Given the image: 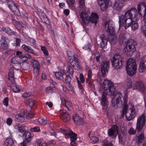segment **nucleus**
I'll return each instance as SVG.
<instances>
[{"label": "nucleus", "mask_w": 146, "mask_h": 146, "mask_svg": "<svg viewBox=\"0 0 146 146\" xmlns=\"http://www.w3.org/2000/svg\"><path fill=\"white\" fill-rule=\"evenodd\" d=\"M138 11L134 7L127 11L124 15L119 16V28L121 26L126 29L130 26L131 22V19L136 13H138L141 16L144 17L146 14V4L145 3L139 4L137 7Z\"/></svg>", "instance_id": "f257e3e1"}, {"label": "nucleus", "mask_w": 146, "mask_h": 146, "mask_svg": "<svg viewBox=\"0 0 146 146\" xmlns=\"http://www.w3.org/2000/svg\"><path fill=\"white\" fill-rule=\"evenodd\" d=\"M129 105L130 106V108L131 110L130 113H129L127 112L128 105L126 103L125 100H124V106L121 112L122 116H124L125 115L126 118L128 121H130L133 119L135 117L136 113L135 109L133 104L129 102Z\"/></svg>", "instance_id": "f03ea898"}, {"label": "nucleus", "mask_w": 146, "mask_h": 146, "mask_svg": "<svg viewBox=\"0 0 146 146\" xmlns=\"http://www.w3.org/2000/svg\"><path fill=\"white\" fill-rule=\"evenodd\" d=\"M103 87L105 93L111 96H114L116 92V87L110 81L105 80L103 83Z\"/></svg>", "instance_id": "7ed1b4c3"}, {"label": "nucleus", "mask_w": 146, "mask_h": 146, "mask_svg": "<svg viewBox=\"0 0 146 146\" xmlns=\"http://www.w3.org/2000/svg\"><path fill=\"white\" fill-rule=\"evenodd\" d=\"M126 70L128 75L133 76L136 74L137 71V65L134 59L129 58L127 61Z\"/></svg>", "instance_id": "20e7f679"}, {"label": "nucleus", "mask_w": 146, "mask_h": 146, "mask_svg": "<svg viewBox=\"0 0 146 146\" xmlns=\"http://www.w3.org/2000/svg\"><path fill=\"white\" fill-rule=\"evenodd\" d=\"M111 61L112 67L114 69L117 70L122 68L123 58L119 54H114Z\"/></svg>", "instance_id": "39448f33"}, {"label": "nucleus", "mask_w": 146, "mask_h": 146, "mask_svg": "<svg viewBox=\"0 0 146 146\" xmlns=\"http://www.w3.org/2000/svg\"><path fill=\"white\" fill-rule=\"evenodd\" d=\"M136 44V42L133 40L131 39L128 41L125 48L127 55L130 56H132L136 50L135 46Z\"/></svg>", "instance_id": "423d86ee"}, {"label": "nucleus", "mask_w": 146, "mask_h": 146, "mask_svg": "<svg viewBox=\"0 0 146 146\" xmlns=\"http://www.w3.org/2000/svg\"><path fill=\"white\" fill-rule=\"evenodd\" d=\"M84 116L83 112L81 111H79L73 117L72 119L76 125H82L84 122L83 119Z\"/></svg>", "instance_id": "0eeeda50"}, {"label": "nucleus", "mask_w": 146, "mask_h": 146, "mask_svg": "<svg viewBox=\"0 0 146 146\" xmlns=\"http://www.w3.org/2000/svg\"><path fill=\"white\" fill-rule=\"evenodd\" d=\"M146 116V114L143 113L137 118L136 129L139 132L140 131L142 130L145 125Z\"/></svg>", "instance_id": "6e6552de"}, {"label": "nucleus", "mask_w": 146, "mask_h": 146, "mask_svg": "<svg viewBox=\"0 0 146 146\" xmlns=\"http://www.w3.org/2000/svg\"><path fill=\"white\" fill-rule=\"evenodd\" d=\"M5 2L12 12L16 15H20L18 7L13 1L12 0H5Z\"/></svg>", "instance_id": "1a4fd4ad"}, {"label": "nucleus", "mask_w": 146, "mask_h": 146, "mask_svg": "<svg viewBox=\"0 0 146 146\" xmlns=\"http://www.w3.org/2000/svg\"><path fill=\"white\" fill-rule=\"evenodd\" d=\"M12 69H11V71L9 73L8 78L9 80L11 82L12 84L11 86V88L14 92H18L20 91V90L16 85V83L13 77V73Z\"/></svg>", "instance_id": "9d476101"}, {"label": "nucleus", "mask_w": 146, "mask_h": 146, "mask_svg": "<svg viewBox=\"0 0 146 146\" xmlns=\"http://www.w3.org/2000/svg\"><path fill=\"white\" fill-rule=\"evenodd\" d=\"M104 26L106 31L110 35H113L115 34V30L112 21H106L104 23Z\"/></svg>", "instance_id": "9b49d317"}, {"label": "nucleus", "mask_w": 146, "mask_h": 146, "mask_svg": "<svg viewBox=\"0 0 146 146\" xmlns=\"http://www.w3.org/2000/svg\"><path fill=\"white\" fill-rule=\"evenodd\" d=\"M6 39V36H3L0 40V50L1 51H5L9 48V45L7 43Z\"/></svg>", "instance_id": "f8f14e48"}, {"label": "nucleus", "mask_w": 146, "mask_h": 146, "mask_svg": "<svg viewBox=\"0 0 146 146\" xmlns=\"http://www.w3.org/2000/svg\"><path fill=\"white\" fill-rule=\"evenodd\" d=\"M138 13H136V15H134L131 19V22L130 26H131L132 29L133 31H135L138 29L139 25L137 23V20L139 18L137 17Z\"/></svg>", "instance_id": "ddd939ff"}, {"label": "nucleus", "mask_w": 146, "mask_h": 146, "mask_svg": "<svg viewBox=\"0 0 146 146\" xmlns=\"http://www.w3.org/2000/svg\"><path fill=\"white\" fill-rule=\"evenodd\" d=\"M146 70V55H145L141 59L139 70L140 72L142 73Z\"/></svg>", "instance_id": "4468645a"}, {"label": "nucleus", "mask_w": 146, "mask_h": 146, "mask_svg": "<svg viewBox=\"0 0 146 146\" xmlns=\"http://www.w3.org/2000/svg\"><path fill=\"white\" fill-rule=\"evenodd\" d=\"M109 62L108 61L103 62L102 64L101 71L102 76H105L108 72V70L109 68Z\"/></svg>", "instance_id": "2eb2a0df"}, {"label": "nucleus", "mask_w": 146, "mask_h": 146, "mask_svg": "<svg viewBox=\"0 0 146 146\" xmlns=\"http://www.w3.org/2000/svg\"><path fill=\"white\" fill-rule=\"evenodd\" d=\"M118 132V129L117 125H113L111 128L108 129V132L109 135L112 137H115Z\"/></svg>", "instance_id": "dca6fc26"}, {"label": "nucleus", "mask_w": 146, "mask_h": 146, "mask_svg": "<svg viewBox=\"0 0 146 146\" xmlns=\"http://www.w3.org/2000/svg\"><path fill=\"white\" fill-rule=\"evenodd\" d=\"M25 112L23 110L19 111V113L16 114L15 116V120L16 121L20 122H23L25 121L24 118Z\"/></svg>", "instance_id": "f3484780"}, {"label": "nucleus", "mask_w": 146, "mask_h": 146, "mask_svg": "<svg viewBox=\"0 0 146 146\" xmlns=\"http://www.w3.org/2000/svg\"><path fill=\"white\" fill-rule=\"evenodd\" d=\"M72 60L70 61L72 65L76 70H79L81 68V66L79 65L78 62V58L75 56H73V58H71Z\"/></svg>", "instance_id": "a211bd4d"}, {"label": "nucleus", "mask_w": 146, "mask_h": 146, "mask_svg": "<svg viewBox=\"0 0 146 146\" xmlns=\"http://www.w3.org/2000/svg\"><path fill=\"white\" fill-rule=\"evenodd\" d=\"M110 0H99L98 1L99 5L102 11L105 10L108 8Z\"/></svg>", "instance_id": "6ab92c4d"}, {"label": "nucleus", "mask_w": 146, "mask_h": 146, "mask_svg": "<svg viewBox=\"0 0 146 146\" xmlns=\"http://www.w3.org/2000/svg\"><path fill=\"white\" fill-rule=\"evenodd\" d=\"M123 6V4L120 1L116 0L113 5V8L116 11H120L122 9Z\"/></svg>", "instance_id": "aec40b11"}, {"label": "nucleus", "mask_w": 146, "mask_h": 146, "mask_svg": "<svg viewBox=\"0 0 146 146\" xmlns=\"http://www.w3.org/2000/svg\"><path fill=\"white\" fill-rule=\"evenodd\" d=\"M135 86L136 89L140 91H144L146 89V86L143 82L141 81L137 82L135 84Z\"/></svg>", "instance_id": "412c9836"}, {"label": "nucleus", "mask_w": 146, "mask_h": 146, "mask_svg": "<svg viewBox=\"0 0 146 146\" xmlns=\"http://www.w3.org/2000/svg\"><path fill=\"white\" fill-rule=\"evenodd\" d=\"M60 117L63 121L65 122H68L70 119V114L67 111H63L61 113Z\"/></svg>", "instance_id": "4be33fe9"}, {"label": "nucleus", "mask_w": 146, "mask_h": 146, "mask_svg": "<svg viewBox=\"0 0 146 146\" xmlns=\"http://www.w3.org/2000/svg\"><path fill=\"white\" fill-rule=\"evenodd\" d=\"M101 42L100 44V47L102 48H105L107 45L108 40L104 35L102 34L100 36Z\"/></svg>", "instance_id": "5701e85b"}, {"label": "nucleus", "mask_w": 146, "mask_h": 146, "mask_svg": "<svg viewBox=\"0 0 146 146\" xmlns=\"http://www.w3.org/2000/svg\"><path fill=\"white\" fill-rule=\"evenodd\" d=\"M80 17L83 23L85 25H88L89 17L87 13L86 12H82L80 14Z\"/></svg>", "instance_id": "b1692460"}, {"label": "nucleus", "mask_w": 146, "mask_h": 146, "mask_svg": "<svg viewBox=\"0 0 146 146\" xmlns=\"http://www.w3.org/2000/svg\"><path fill=\"white\" fill-rule=\"evenodd\" d=\"M88 19V22H91L92 23L96 24L97 23L98 17V15L95 13H92L89 17Z\"/></svg>", "instance_id": "393cba45"}, {"label": "nucleus", "mask_w": 146, "mask_h": 146, "mask_svg": "<svg viewBox=\"0 0 146 146\" xmlns=\"http://www.w3.org/2000/svg\"><path fill=\"white\" fill-rule=\"evenodd\" d=\"M22 47L28 52L33 54L35 56L37 55V54L35 52L31 46L24 44L22 46Z\"/></svg>", "instance_id": "a878e982"}, {"label": "nucleus", "mask_w": 146, "mask_h": 146, "mask_svg": "<svg viewBox=\"0 0 146 146\" xmlns=\"http://www.w3.org/2000/svg\"><path fill=\"white\" fill-rule=\"evenodd\" d=\"M102 94V99L101 101V104L103 106L105 107L106 106L108 103L107 100L106 98V96L107 94L105 93L104 92H103Z\"/></svg>", "instance_id": "bb28decb"}, {"label": "nucleus", "mask_w": 146, "mask_h": 146, "mask_svg": "<svg viewBox=\"0 0 146 146\" xmlns=\"http://www.w3.org/2000/svg\"><path fill=\"white\" fill-rule=\"evenodd\" d=\"M42 21L45 23H47L48 22V19L44 13L43 12L40 13L39 15Z\"/></svg>", "instance_id": "cd10ccee"}, {"label": "nucleus", "mask_w": 146, "mask_h": 146, "mask_svg": "<svg viewBox=\"0 0 146 146\" xmlns=\"http://www.w3.org/2000/svg\"><path fill=\"white\" fill-rule=\"evenodd\" d=\"M61 132L65 135V138L67 139L70 138V135L74 133V132L70 130H67V131L62 130Z\"/></svg>", "instance_id": "c85d7f7f"}, {"label": "nucleus", "mask_w": 146, "mask_h": 146, "mask_svg": "<svg viewBox=\"0 0 146 146\" xmlns=\"http://www.w3.org/2000/svg\"><path fill=\"white\" fill-rule=\"evenodd\" d=\"M61 132L65 135V138L67 139L70 138V135L74 133V132L70 130H67V131L62 130Z\"/></svg>", "instance_id": "c756f323"}, {"label": "nucleus", "mask_w": 146, "mask_h": 146, "mask_svg": "<svg viewBox=\"0 0 146 146\" xmlns=\"http://www.w3.org/2000/svg\"><path fill=\"white\" fill-rule=\"evenodd\" d=\"M23 136L25 135V138L24 140L25 142H26L27 143H29L31 141V135L30 133L29 132H25L24 134H23Z\"/></svg>", "instance_id": "7c9ffc66"}, {"label": "nucleus", "mask_w": 146, "mask_h": 146, "mask_svg": "<svg viewBox=\"0 0 146 146\" xmlns=\"http://www.w3.org/2000/svg\"><path fill=\"white\" fill-rule=\"evenodd\" d=\"M21 63L20 62L18 63L17 64H16L14 65H13V66L10 69L9 72V73L11 71V69H12L13 73V77H14V69H15L16 70H18L21 69Z\"/></svg>", "instance_id": "2f4dec72"}, {"label": "nucleus", "mask_w": 146, "mask_h": 146, "mask_svg": "<svg viewBox=\"0 0 146 146\" xmlns=\"http://www.w3.org/2000/svg\"><path fill=\"white\" fill-rule=\"evenodd\" d=\"M92 131H90L88 135L89 137L90 138L91 143H95L99 141V139L98 137L96 136H91V134Z\"/></svg>", "instance_id": "473e14b6"}, {"label": "nucleus", "mask_w": 146, "mask_h": 146, "mask_svg": "<svg viewBox=\"0 0 146 146\" xmlns=\"http://www.w3.org/2000/svg\"><path fill=\"white\" fill-rule=\"evenodd\" d=\"M67 2L70 8L72 9H75V0H67Z\"/></svg>", "instance_id": "72a5a7b5"}, {"label": "nucleus", "mask_w": 146, "mask_h": 146, "mask_svg": "<svg viewBox=\"0 0 146 146\" xmlns=\"http://www.w3.org/2000/svg\"><path fill=\"white\" fill-rule=\"evenodd\" d=\"M14 142L11 138H7L5 141L4 145L5 146H13Z\"/></svg>", "instance_id": "f704fd0d"}, {"label": "nucleus", "mask_w": 146, "mask_h": 146, "mask_svg": "<svg viewBox=\"0 0 146 146\" xmlns=\"http://www.w3.org/2000/svg\"><path fill=\"white\" fill-rule=\"evenodd\" d=\"M26 103L28 106H29L30 108H31L34 105L35 102L32 99H28L26 100Z\"/></svg>", "instance_id": "c9c22d12"}, {"label": "nucleus", "mask_w": 146, "mask_h": 146, "mask_svg": "<svg viewBox=\"0 0 146 146\" xmlns=\"http://www.w3.org/2000/svg\"><path fill=\"white\" fill-rule=\"evenodd\" d=\"M144 137V135L143 133H141L137 137L136 139V142L138 144H140L141 143Z\"/></svg>", "instance_id": "e433bc0d"}, {"label": "nucleus", "mask_w": 146, "mask_h": 146, "mask_svg": "<svg viewBox=\"0 0 146 146\" xmlns=\"http://www.w3.org/2000/svg\"><path fill=\"white\" fill-rule=\"evenodd\" d=\"M15 127V129H18L19 132L23 133V134H24L26 132L23 127L19 124L16 125Z\"/></svg>", "instance_id": "4c0bfd02"}, {"label": "nucleus", "mask_w": 146, "mask_h": 146, "mask_svg": "<svg viewBox=\"0 0 146 146\" xmlns=\"http://www.w3.org/2000/svg\"><path fill=\"white\" fill-rule=\"evenodd\" d=\"M119 40L122 43L125 42L126 40L125 35L124 33L120 34L119 37Z\"/></svg>", "instance_id": "58836bf2"}, {"label": "nucleus", "mask_w": 146, "mask_h": 146, "mask_svg": "<svg viewBox=\"0 0 146 146\" xmlns=\"http://www.w3.org/2000/svg\"><path fill=\"white\" fill-rule=\"evenodd\" d=\"M85 0H78V7L80 9H84L85 8Z\"/></svg>", "instance_id": "ea45409f"}, {"label": "nucleus", "mask_w": 146, "mask_h": 146, "mask_svg": "<svg viewBox=\"0 0 146 146\" xmlns=\"http://www.w3.org/2000/svg\"><path fill=\"white\" fill-rule=\"evenodd\" d=\"M55 76L56 78L58 79L62 80L63 78L64 73L61 72H57L55 73Z\"/></svg>", "instance_id": "a19ab883"}, {"label": "nucleus", "mask_w": 146, "mask_h": 146, "mask_svg": "<svg viewBox=\"0 0 146 146\" xmlns=\"http://www.w3.org/2000/svg\"><path fill=\"white\" fill-rule=\"evenodd\" d=\"M27 39L28 41L30 43V45L34 47L36 46V41L35 39L30 37H28Z\"/></svg>", "instance_id": "79ce46f5"}, {"label": "nucleus", "mask_w": 146, "mask_h": 146, "mask_svg": "<svg viewBox=\"0 0 146 146\" xmlns=\"http://www.w3.org/2000/svg\"><path fill=\"white\" fill-rule=\"evenodd\" d=\"M116 95L118 96L116 100L117 103L119 104V103H121L122 102L121 98L122 97V94L120 92H118V94H116Z\"/></svg>", "instance_id": "37998d69"}, {"label": "nucleus", "mask_w": 146, "mask_h": 146, "mask_svg": "<svg viewBox=\"0 0 146 146\" xmlns=\"http://www.w3.org/2000/svg\"><path fill=\"white\" fill-rule=\"evenodd\" d=\"M102 146H113V144L109 141L106 138L102 142Z\"/></svg>", "instance_id": "c03bdc74"}, {"label": "nucleus", "mask_w": 146, "mask_h": 146, "mask_svg": "<svg viewBox=\"0 0 146 146\" xmlns=\"http://www.w3.org/2000/svg\"><path fill=\"white\" fill-rule=\"evenodd\" d=\"M31 62L32 64V66L34 68H39L40 64L36 60L34 59L32 60Z\"/></svg>", "instance_id": "a18cd8bd"}, {"label": "nucleus", "mask_w": 146, "mask_h": 146, "mask_svg": "<svg viewBox=\"0 0 146 146\" xmlns=\"http://www.w3.org/2000/svg\"><path fill=\"white\" fill-rule=\"evenodd\" d=\"M38 121L39 123L42 125H45L47 123L46 120L43 119V117H40L38 119Z\"/></svg>", "instance_id": "49530a36"}, {"label": "nucleus", "mask_w": 146, "mask_h": 146, "mask_svg": "<svg viewBox=\"0 0 146 146\" xmlns=\"http://www.w3.org/2000/svg\"><path fill=\"white\" fill-rule=\"evenodd\" d=\"M92 76V73L91 70L89 69L88 72V78L86 80V82L88 83L89 80L91 79Z\"/></svg>", "instance_id": "de8ad7c7"}, {"label": "nucleus", "mask_w": 146, "mask_h": 146, "mask_svg": "<svg viewBox=\"0 0 146 146\" xmlns=\"http://www.w3.org/2000/svg\"><path fill=\"white\" fill-rule=\"evenodd\" d=\"M15 27L19 31L20 33H23V32L22 30L23 27L22 26L21 23L20 24L18 23L15 26Z\"/></svg>", "instance_id": "09e8293b"}, {"label": "nucleus", "mask_w": 146, "mask_h": 146, "mask_svg": "<svg viewBox=\"0 0 146 146\" xmlns=\"http://www.w3.org/2000/svg\"><path fill=\"white\" fill-rule=\"evenodd\" d=\"M67 53L69 61L71 60V58H73V56H75L74 53H72L71 51H68L67 52Z\"/></svg>", "instance_id": "8fccbe9b"}, {"label": "nucleus", "mask_w": 146, "mask_h": 146, "mask_svg": "<svg viewBox=\"0 0 146 146\" xmlns=\"http://www.w3.org/2000/svg\"><path fill=\"white\" fill-rule=\"evenodd\" d=\"M61 103L63 105H65V106L67 108L68 110H69V108L67 106V105L70 103L66 101L65 99L64 98H62L61 99Z\"/></svg>", "instance_id": "3c124183"}, {"label": "nucleus", "mask_w": 146, "mask_h": 146, "mask_svg": "<svg viewBox=\"0 0 146 146\" xmlns=\"http://www.w3.org/2000/svg\"><path fill=\"white\" fill-rule=\"evenodd\" d=\"M30 130L33 132H39L40 129L39 127L36 126L33 127H31L30 128Z\"/></svg>", "instance_id": "603ef678"}, {"label": "nucleus", "mask_w": 146, "mask_h": 146, "mask_svg": "<svg viewBox=\"0 0 146 146\" xmlns=\"http://www.w3.org/2000/svg\"><path fill=\"white\" fill-rule=\"evenodd\" d=\"M77 135L75 133L70 135V140L71 141H75L77 139Z\"/></svg>", "instance_id": "864d4df0"}, {"label": "nucleus", "mask_w": 146, "mask_h": 146, "mask_svg": "<svg viewBox=\"0 0 146 146\" xmlns=\"http://www.w3.org/2000/svg\"><path fill=\"white\" fill-rule=\"evenodd\" d=\"M126 82L127 88H130L131 86L132 82L131 79L130 78H127L126 80Z\"/></svg>", "instance_id": "5fc2aeb1"}, {"label": "nucleus", "mask_w": 146, "mask_h": 146, "mask_svg": "<svg viewBox=\"0 0 146 146\" xmlns=\"http://www.w3.org/2000/svg\"><path fill=\"white\" fill-rule=\"evenodd\" d=\"M41 50L45 55H48V51L45 47L44 46H42L41 47Z\"/></svg>", "instance_id": "6e6d98bb"}, {"label": "nucleus", "mask_w": 146, "mask_h": 146, "mask_svg": "<svg viewBox=\"0 0 146 146\" xmlns=\"http://www.w3.org/2000/svg\"><path fill=\"white\" fill-rule=\"evenodd\" d=\"M45 91L47 94H51L53 92V90L52 88L50 86L47 87L45 89Z\"/></svg>", "instance_id": "4d7b16f0"}, {"label": "nucleus", "mask_w": 146, "mask_h": 146, "mask_svg": "<svg viewBox=\"0 0 146 146\" xmlns=\"http://www.w3.org/2000/svg\"><path fill=\"white\" fill-rule=\"evenodd\" d=\"M12 62L13 65H14L16 64L20 63V62L19 61L17 58L13 57L12 58Z\"/></svg>", "instance_id": "13d9d810"}, {"label": "nucleus", "mask_w": 146, "mask_h": 146, "mask_svg": "<svg viewBox=\"0 0 146 146\" xmlns=\"http://www.w3.org/2000/svg\"><path fill=\"white\" fill-rule=\"evenodd\" d=\"M64 76H66L65 82L68 83H70L72 80L71 77L69 75L66 76L64 75Z\"/></svg>", "instance_id": "bf43d9fd"}, {"label": "nucleus", "mask_w": 146, "mask_h": 146, "mask_svg": "<svg viewBox=\"0 0 146 146\" xmlns=\"http://www.w3.org/2000/svg\"><path fill=\"white\" fill-rule=\"evenodd\" d=\"M110 43L111 45L115 44L117 42V40L116 37H114L112 38L110 41Z\"/></svg>", "instance_id": "052dcab7"}, {"label": "nucleus", "mask_w": 146, "mask_h": 146, "mask_svg": "<svg viewBox=\"0 0 146 146\" xmlns=\"http://www.w3.org/2000/svg\"><path fill=\"white\" fill-rule=\"evenodd\" d=\"M112 100L111 101V106H112L113 107L115 108H116L117 107V104L118 103H117V101L115 100H114L113 99H112V98L111 99Z\"/></svg>", "instance_id": "680f3d73"}, {"label": "nucleus", "mask_w": 146, "mask_h": 146, "mask_svg": "<svg viewBox=\"0 0 146 146\" xmlns=\"http://www.w3.org/2000/svg\"><path fill=\"white\" fill-rule=\"evenodd\" d=\"M11 53V52L10 50L6 51L5 53H3V58L4 59L5 58L9 55Z\"/></svg>", "instance_id": "e2e57ef3"}, {"label": "nucleus", "mask_w": 146, "mask_h": 146, "mask_svg": "<svg viewBox=\"0 0 146 146\" xmlns=\"http://www.w3.org/2000/svg\"><path fill=\"white\" fill-rule=\"evenodd\" d=\"M136 130L134 129L132 127H131L128 131V133L130 134H135L136 133Z\"/></svg>", "instance_id": "0e129e2a"}, {"label": "nucleus", "mask_w": 146, "mask_h": 146, "mask_svg": "<svg viewBox=\"0 0 146 146\" xmlns=\"http://www.w3.org/2000/svg\"><path fill=\"white\" fill-rule=\"evenodd\" d=\"M91 44L90 43H88L87 45L84 46L83 47V48L85 50H88V51H91L90 48Z\"/></svg>", "instance_id": "69168bd1"}, {"label": "nucleus", "mask_w": 146, "mask_h": 146, "mask_svg": "<svg viewBox=\"0 0 146 146\" xmlns=\"http://www.w3.org/2000/svg\"><path fill=\"white\" fill-rule=\"evenodd\" d=\"M31 95V92H25L23 95V96L25 98H27L30 97Z\"/></svg>", "instance_id": "338daca9"}, {"label": "nucleus", "mask_w": 146, "mask_h": 146, "mask_svg": "<svg viewBox=\"0 0 146 146\" xmlns=\"http://www.w3.org/2000/svg\"><path fill=\"white\" fill-rule=\"evenodd\" d=\"M141 29L143 34L146 37V25H144L143 26Z\"/></svg>", "instance_id": "774afa93"}]
</instances>
